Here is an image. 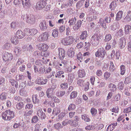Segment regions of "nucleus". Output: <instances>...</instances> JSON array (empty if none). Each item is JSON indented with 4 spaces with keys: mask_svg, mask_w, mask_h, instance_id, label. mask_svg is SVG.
<instances>
[{
    "mask_svg": "<svg viewBox=\"0 0 131 131\" xmlns=\"http://www.w3.org/2000/svg\"><path fill=\"white\" fill-rule=\"evenodd\" d=\"M15 116V112L8 109L6 110L2 115V118L6 120H10L13 118Z\"/></svg>",
    "mask_w": 131,
    "mask_h": 131,
    "instance_id": "nucleus-1",
    "label": "nucleus"
},
{
    "mask_svg": "<svg viewBox=\"0 0 131 131\" xmlns=\"http://www.w3.org/2000/svg\"><path fill=\"white\" fill-rule=\"evenodd\" d=\"M101 39L100 36L97 34H94L91 37V42L93 46H96L98 45Z\"/></svg>",
    "mask_w": 131,
    "mask_h": 131,
    "instance_id": "nucleus-2",
    "label": "nucleus"
},
{
    "mask_svg": "<svg viewBox=\"0 0 131 131\" xmlns=\"http://www.w3.org/2000/svg\"><path fill=\"white\" fill-rule=\"evenodd\" d=\"M106 51L103 48H99L95 53V56L96 57L104 58L106 54Z\"/></svg>",
    "mask_w": 131,
    "mask_h": 131,
    "instance_id": "nucleus-3",
    "label": "nucleus"
},
{
    "mask_svg": "<svg viewBox=\"0 0 131 131\" xmlns=\"http://www.w3.org/2000/svg\"><path fill=\"white\" fill-rule=\"evenodd\" d=\"M3 60L5 62L12 60L13 57L12 53L6 52H4L3 53Z\"/></svg>",
    "mask_w": 131,
    "mask_h": 131,
    "instance_id": "nucleus-4",
    "label": "nucleus"
},
{
    "mask_svg": "<svg viewBox=\"0 0 131 131\" xmlns=\"http://www.w3.org/2000/svg\"><path fill=\"white\" fill-rule=\"evenodd\" d=\"M47 4L46 0H41L37 4L36 6V9L39 10L45 7Z\"/></svg>",
    "mask_w": 131,
    "mask_h": 131,
    "instance_id": "nucleus-5",
    "label": "nucleus"
},
{
    "mask_svg": "<svg viewBox=\"0 0 131 131\" xmlns=\"http://www.w3.org/2000/svg\"><path fill=\"white\" fill-rule=\"evenodd\" d=\"M73 41L72 37H70L63 39L62 41V42L65 46H67L72 44L73 42Z\"/></svg>",
    "mask_w": 131,
    "mask_h": 131,
    "instance_id": "nucleus-6",
    "label": "nucleus"
},
{
    "mask_svg": "<svg viewBox=\"0 0 131 131\" xmlns=\"http://www.w3.org/2000/svg\"><path fill=\"white\" fill-rule=\"evenodd\" d=\"M25 34L27 35H30L34 36L36 35L38 32V30L35 28H32L29 29L28 32V29L25 28L24 30Z\"/></svg>",
    "mask_w": 131,
    "mask_h": 131,
    "instance_id": "nucleus-7",
    "label": "nucleus"
},
{
    "mask_svg": "<svg viewBox=\"0 0 131 131\" xmlns=\"http://www.w3.org/2000/svg\"><path fill=\"white\" fill-rule=\"evenodd\" d=\"M126 44V40L124 37H121L119 40L118 46L120 49H122L125 47Z\"/></svg>",
    "mask_w": 131,
    "mask_h": 131,
    "instance_id": "nucleus-8",
    "label": "nucleus"
},
{
    "mask_svg": "<svg viewBox=\"0 0 131 131\" xmlns=\"http://www.w3.org/2000/svg\"><path fill=\"white\" fill-rule=\"evenodd\" d=\"M49 36L48 33L46 31L43 33L38 38L39 40L41 41H44L47 40Z\"/></svg>",
    "mask_w": 131,
    "mask_h": 131,
    "instance_id": "nucleus-9",
    "label": "nucleus"
},
{
    "mask_svg": "<svg viewBox=\"0 0 131 131\" xmlns=\"http://www.w3.org/2000/svg\"><path fill=\"white\" fill-rule=\"evenodd\" d=\"M34 70L35 72L36 73H38L39 74H42L44 73L45 72V68L44 66H43L40 67L39 70L38 68L37 67V66L34 65Z\"/></svg>",
    "mask_w": 131,
    "mask_h": 131,
    "instance_id": "nucleus-10",
    "label": "nucleus"
},
{
    "mask_svg": "<svg viewBox=\"0 0 131 131\" xmlns=\"http://www.w3.org/2000/svg\"><path fill=\"white\" fill-rule=\"evenodd\" d=\"M48 80L47 79H43L42 78H38L36 79L35 83L40 85L45 84L48 82Z\"/></svg>",
    "mask_w": 131,
    "mask_h": 131,
    "instance_id": "nucleus-11",
    "label": "nucleus"
},
{
    "mask_svg": "<svg viewBox=\"0 0 131 131\" xmlns=\"http://www.w3.org/2000/svg\"><path fill=\"white\" fill-rule=\"evenodd\" d=\"M39 50L44 51H46L49 48L48 46L45 43H39L37 45Z\"/></svg>",
    "mask_w": 131,
    "mask_h": 131,
    "instance_id": "nucleus-12",
    "label": "nucleus"
},
{
    "mask_svg": "<svg viewBox=\"0 0 131 131\" xmlns=\"http://www.w3.org/2000/svg\"><path fill=\"white\" fill-rule=\"evenodd\" d=\"M59 57L60 60H63L65 56V51L64 50L61 48H58Z\"/></svg>",
    "mask_w": 131,
    "mask_h": 131,
    "instance_id": "nucleus-13",
    "label": "nucleus"
},
{
    "mask_svg": "<svg viewBox=\"0 0 131 131\" xmlns=\"http://www.w3.org/2000/svg\"><path fill=\"white\" fill-rule=\"evenodd\" d=\"M35 21L36 18L35 16L32 14H29L27 23L30 24H33L35 23Z\"/></svg>",
    "mask_w": 131,
    "mask_h": 131,
    "instance_id": "nucleus-14",
    "label": "nucleus"
},
{
    "mask_svg": "<svg viewBox=\"0 0 131 131\" xmlns=\"http://www.w3.org/2000/svg\"><path fill=\"white\" fill-rule=\"evenodd\" d=\"M46 21L45 20H42L41 21L39 25V27L41 30L45 31L47 29V25H46Z\"/></svg>",
    "mask_w": 131,
    "mask_h": 131,
    "instance_id": "nucleus-15",
    "label": "nucleus"
},
{
    "mask_svg": "<svg viewBox=\"0 0 131 131\" xmlns=\"http://www.w3.org/2000/svg\"><path fill=\"white\" fill-rule=\"evenodd\" d=\"M37 115L41 119H44L46 118V115L41 109L40 108L37 110Z\"/></svg>",
    "mask_w": 131,
    "mask_h": 131,
    "instance_id": "nucleus-16",
    "label": "nucleus"
},
{
    "mask_svg": "<svg viewBox=\"0 0 131 131\" xmlns=\"http://www.w3.org/2000/svg\"><path fill=\"white\" fill-rule=\"evenodd\" d=\"M46 93L48 98H52L55 94V92L53 90H51V89L48 88L46 90Z\"/></svg>",
    "mask_w": 131,
    "mask_h": 131,
    "instance_id": "nucleus-17",
    "label": "nucleus"
},
{
    "mask_svg": "<svg viewBox=\"0 0 131 131\" xmlns=\"http://www.w3.org/2000/svg\"><path fill=\"white\" fill-rule=\"evenodd\" d=\"M131 26L129 25H126L125 27L124 32L125 35L129 34L131 31Z\"/></svg>",
    "mask_w": 131,
    "mask_h": 131,
    "instance_id": "nucleus-18",
    "label": "nucleus"
},
{
    "mask_svg": "<svg viewBox=\"0 0 131 131\" xmlns=\"http://www.w3.org/2000/svg\"><path fill=\"white\" fill-rule=\"evenodd\" d=\"M82 24V21L80 20L77 21V23L75 24L73 27V28L75 31L77 30L81 27Z\"/></svg>",
    "mask_w": 131,
    "mask_h": 131,
    "instance_id": "nucleus-19",
    "label": "nucleus"
},
{
    "mask_svg": "<svg viewBox=\"0 0 131 131\" xmlns=\"http://www.w3.org/2000/svg\"><path fill=\"white\" fill-rule=\"evenodd\" d=\"M79 77L82 78L85 77L86 75V73L84 69L79 70L78 72Z\"/></svg>",
    "mask_w": 131,
    "mask_h": 131,
    "instance_id": "nucleus-20",
    "label": "nucleus"
},
{
    "mask_svg": "<svg viewBox=\"0 0 131 131\" xmlns=\"http://www.w3.org/2000/svg\"><path fill=\"white\" fill-rule=\"evenodd\" d=\"M88 36V34L87 31H84L82 32L80 36V38L81 40L86 39Z\"/></svg>",
    "mask_w": 131,
    "mask_h": 131,
    "instance_id": "nucleus-21",
    "label": "nucleus"
},
{
    "mask_svg": "<svg viewBox=\"0 0 131 131\" xmlns=\"http://www.w3.org/2000/svg\"><path fill=\"white\" fill-rule=\"evenodd\" d=\"M123 12L122 10L119 11L116 14V20L118 21L121 19L123 17Z\"/></svg>",
    "mask_w": 131,
    "mask_h": 131,
    "instance_id": "nucleus-22",
    "label": "nucleus"
},
{
    "mask_svg": "<svg viewBox=\"0 0 131 131\" xmlns=\"http://www.w3.org/2000/svg\"><path fill=\"white\" fill-rule=\"evenodd\" d=\"M23 6L25 8L29 6L30 5V0H22Z\"/></svg>",
    "mask_w": 131,
    "mask_h": 131,
    "instance_id": "nucleus-23",
    "label": "nucleus"
},
{
    "mask_svg": "<svg viewBox=\"0 0 131 131\" xmlns=\"http://www.w3.org/2000/svg\"><path fill=\"white\" fill-rule=\"evenodd\" d=\"M25 35V34H23V33L20 30H18L17 32L16 36L18 38H22Z\"/></svg>",
    "mask_w": 131,
    "mask_h": 131,
    "instance_id": "nucleus-24",
    "label": "nucleus"
},
{
    "mask_svg": "<svg viewBox=\"0 0 131 131\" xmlns=\"http://www.w3.org/2000/svg\"><path fill=\"white\" fill-rule=\"evenodd\" d=\"M68 124L70 125L71 126L76 127L78 125V122H77L73 119L68 120Z\"/></svg>",
    "mask_w": 131,
    "mask_h": 131,
    "instance_id": "nucleus-25",
    "label": "nucleus"
},
{
    "mask_svg": "<svg viewBox=\"0 0 131 131\" xmlns=\"http://www.w3.org/2000/svg\"><path fill=\"white\" fill-rule=\"evenodd\" d=\"M9 82L13 86H15L16 88H18V84L17 81H15L13 79H10L9 80Z\"/></svg>",
    "mask_w": 131,
    "mask_h": 131,
    "instance_id": "nucleus-26",
    "label": "nucleus"
},
{
    "mask_svg": "<svg viewBox=\"0 0 131 131\" xmlns=\"http://www.w3.org/2000/svg\"><path fill=\"white\" fill-rule=\"evenodd\" d=\"M33 102L34 104L39 103V100L37 98V94L33 95L32 96Z\"/></svg>",
    "mask_w": 131,
    "mask_h": 131,
    "instance_id": "nucleus-27",
    "label": "nucleus"
},
{
    "mask_svg": "<svg viewBox=\"0 0 131 131\" xmlns=\"http://www.w3.org/2000/svg\"><path fill=\"white\" fill-rule=\"evenodd\" d=\"M16 108L18 110H21L24 107V104L23 102L17 103L16 105Z\"/></svg>",
    "mask_w": 131,
    "mask_h": 131,
    "instance_id": "nucleus-28",
    "label": "nucleus"
},
{
    "mask_svg": "<svg viewBox=\"0 0 131 131\" xmlns=\"http://www.w3.org/2000/svg\"><path fill=\"white\" fill-rule=\"evenodd\" d=\"M119 27V24L118 22H115L114 23L113 25L111 27V29L113 30H116Z\"/></svg>",
    "mask_w": 131,
    "mask_h": 131,
    "instance_id": "nucleus-29",
    "label": "nucleus"
},
{
    "mask_svg": "<svg viewBox=\"0 0 131 131\" xmlns=\"http://www.w3.org/2000/svg\"><path fill=\"white\" fill-rule=\"evenodd\" d=\"M82 118L84 121L87 122H89L91 121L90 119L89 118L88 115L86 114H84L81 115Z\"/></svg>",
    "mask_w": 131,
    "mask_h": 131,
    "instance_id": "nucleus-30",
    "label": "nucleus"
},
{
    "mask_svg": "<svg viewBox=\"0 0 131 131\" xmlns=\"http://www.w3.org/2000/svg\"><path fill=\"white\" fill-rule=\"evenodd\" d=\"M11 41L12 43L15 45L17 44L19 42L18 38L15 36L12 38Z\"/></svg>",
    "mask_w": 131,
    "mask_h": 131,
    "instance_id": "nucleus-31",
    "label": "nucleus"
},
{
    "mask_svg": "<svg viewBox=\"0 0 131 131\" xmlns=\"http://www.w3.org/2000/svg\"><path fill=\"white\" fill-rule=\"evenodd\" d=\"M84 4L83 1L81 0L79 1L77 4L76 6L77 9H79Z\"/></svg>",
    "mask_w": 131,
    "mask_h": 131,
    "instance_id": "nucleus-32",
    "label": "nucleus"
},
{
    "mask_svg": "<svg viewBox=\"0 0 131 131\" xmlns=\"http://www.w3.org/2000/svg\"><path fill=\"white\" fill-rule=\"evenodd\" d=\"M76 57L77 60L79 61L80 62H81L83 60V56L81 52H80L77 54Z\"/></svg>",
    "mask_w": 131,
    "mask_h": 131,
    "instance_id": "nucleus-33",
    "label": "nucleus"
},
{
    "mask_svg": "<svg viewBox=\"0 0 131 131\" xmlns=\"http://www.w3.org/2000/svg\"><path fill=\"white\" fill-rule=\"evenodd\" d=\"M7 94L5 92L2 93L0 95V99L2 101L5 100L7 98Z\"/></svg>",
    "mask_w": 131,
    "mask_h": 131,
    "instance_id": "nucleus-34",
    "label": "nucleus"
},
{
    "mask_svg": "<svg viewBox=\"0 0 131 131\" xmlns=\"http://www.w3.org/2000/svg\"><path fill=\"white\" fill-rule=\"evenodd\" d=\"M64 71H59L57 72V74L58 75V78H61L62 77V78L64 77L65 75H64Z\"/></svg>",
    "mask_w": 131,
    "mask_h": 131,
    "instance_id": "nucleus-35",
    "label": "nucleus"
},
{
    "mask_svg": "<svg viewBox=\"0 0 131 131\" xmlns=\"http://www.w3.org/2000/svg\"><path fill=\"white\" fill-rule=\"evenodd\" d=\"M77 18L75 17L72 18L69 20L68 23L69 24V26H71L74 25L76 22Z\"/></svg>",
    "mask_w": 131,
    "mask_h": 131,
    "instance_id": "nucleus-36",
    "label": "nucleus"
},
{
    "mask_svg": "<svg viewBox=\"0 0 131 131\" xmlns=\"http://www.w3.org/2000/svg\"><path fill=\"white\" fill-rule=\"evenodd\" d=\"M42 52L38 51L34 52L33 53L34 55L37 58H41L42 56Z\"/></svg>",
    "mask_w": 131,
    "mask_h": 131,
    "instance_id": "nucleus-37",
    "label": "nucleus"
},
{
    "mask_svg": "<svg viewBox=\"0 0 131 131\" xmlns=\"http://www.w3.org/2000/svg\"><path fill=\"white\" fill-rule=\"evenodd\" d=\"M74 52L71 48L69 49L67 51V54L69 57H72L74 56Z\"/></svg>",
    "mask_w": 131,
    "mask_h": 131,
    "instance_id": "nucleus-38",
    "label": "nucleus"
},
{
    "mask_svg": "<svg viewBox=\"0 0 131 131\" xmlns=\"http://www.w3.org/2000/svg\"><path fill=\"white\" fill-rule=\"evenodd\" d=\"M109 88L110 90L113 91H115L116 89V87L115 85L112 83H110L109 85Z\"/></svg>",
    "mask_w": 131,
    "mask_h": 131,
    "instance_id": "nucleus-39",
    "label": "nucleus"
},
{
    "mask_svg": "<svg viewBox=\"0 0 131 131\" xmlns=\"http://www.w3.org/2000/svg\"><path fill=\"white\" fill-rule=\"evenodd\" d=\"M58 29H54L53 30L52 35L54 38L57 37L58 34Z\"/></svg>",
    "mask_w": 131,
    "mask_h": 131,
    "instance_id": "nucleus-40",
    "label": "nucleus"
},
{
    "mask_svg": "<svg viewBox=\"0 0 131 131\" xmlns=\"http://www.w3.org/2000/svg\"><path fill=\"white\" fill-rule=\"evenodd\" d=\"M14 51L15 54L17 55H19L21 53V51L20 49L18 47H16L15 48Z\"/></svg>",
    "mask_w": 131,
    "mask_h": 131,
    "instance_id": "nucleus-41",
    "label": "nucleus"
},
{
    "mask_svg": "<svg viewBox=\"0 0 131 131\" xmlns=\"http://www.w3.org/2000/svg\"><path fill=\"white\" fill-rule=\"evenodd\" d=\"M60 112V109L57 108H55L53 110L52 114L54 115H57Z\"/></svg>",
    "mask_w": 131,
    "mask_h": 131,
    "instance_id": "nucleus-42",
    "label": "nucleus"
},
{
    "mask_svg": "<svg viewBox=\"0 0 131 131\" xmlns=\"http://www.w3.org/2000/svg\"><path fill=\"white\" fill-rule=\"evenodd\" d=\"M124 117L125 116L124 115H119L118 118L117 119V121L118 122L121 121L123 123H124V121H125V119H124Z\"/></svg>",
    "mask_w": 131,
    "mask_h": 131,
    "instance_id": "nucleus-43",
    "label": "nucleus"
},
{
    "mask_svg": "<svg viewBox=\"0 0 131 131\" xmlns=\"http://www.w3.org/2000/svg\"><path fill=\"white\" fill-rule=\"evenodd\" d=\"M123 35V30L121 29H119L117 32L116 33L115 35L117 37H121Z\"/></svg>",
    "mask_w": 131,
    "mask_h": 131,
    "instance_id": "nucleus-44",
    "label": "nucleus"
},
{
    "mask_svg": "<svg viewBox=\"0 0 131 131\" xmlns=\"http://www.w3.org/2000/svg\"><path fill=\"white\" fill-rule=\"evenodd\" d=\"M121 97V95L119 93L117 94L113 97V101H118Z\"/></svg>",
    "mask_w": 131,
    "mask_h": 131,
    "instance_id": "nucleus-45",
    "label": "nucleus"
},
{
    "mask_svg": "<svg viewBox=\"0 0 131 131\" xmlns=\"http://www.w3.org/2000/svg\"><path fill=\"white\" fill-rule=\"evenodd\" d=\"M78 93L76 91L72 92L70 95V99H71L76 98L77 96Z\"/></svg>",
    "mask_w": 131,
    "mask_h": 131,
    "instance_id": "nucleus-46",
    "label": "nucleus"
},
{
    "mask_svg": "<svg viewBox=\"0 0 131 131\" xmlns=\"http://www.w3.org/2000/svg\"><path fill=\"white\" fill-rule=\"evenodd\" d=\"M115 1H112L110 5V8L111 10H114L116 7V3Z\"/></svg>",
    "mask_w": 131,
    "mask_h": 131,
    "instance_id": "nucleus-47",
    "label": "nucleus"
},
{
    "mask_svg": "<svg viewBox=\"0 0 131 131\" xmlns=\"http://www.w3.org/2000/svg\"><path fill=\"white\" fill-rule=\"evenodd\" d=\"M121 74L123 75L125 73L126 71L125 67L124 65H121L120 66Z\"/></svg>",
    "mask_w": 131,
    "mask_h": 131,
    "instance_id": "nucleus-48",
    "label": "nucleus"
},
{
    "mask_svg": "<svg viewBox=\"0 0 131 131\" xmlns=\"http://www.w3.org/2000/svg\"><path fill=\"white\" fill-rule=\"evenodd\" d=\"M35 64L38 68V67H41V66H43V62L41 60H39L36 61L35 62Z\"/></svg>",
    "mask_w": 131,
    "mask_h": 131,
    "instance_id": "nucleus-49",
    "label": "nucleus"
},
{
    "mask_svg": "<svg viewBox=\"0 0 131 131\" xmlns=\"http://www.w3.org/2000/svg\"><path fill=\"white\" fill-rule=\"evenodd\" d=\"M76 107V105L73 104H71L69 106L68 108V110L69 111L74 110Z\"/></svg>",
    "mask_w": 131,
    "mask_h": 131,
    "instance_id": "nucleus-50",
    "label": "nucleus"
},
{
    "mask_svg": "<svg viewBox=\"0 0 131 131\" xmlns=\"http://www.w3.org/2000/svg\"><path fill=\"white\" fill-rule=\"evenodd\" d=\"M91 112L92 115L93 116H95L97 113V111L96 109L93 107H92L91 110Z\"/></svg>",
    "mask_w": 131,
    "mask_h": 131,
    "instance_id": "nucleus-51",
    "label": "nucleus"
},
{
    "mask_svg": "<svg viewBox=\"0 0 131 131\" xmlns=\"http://www.w3.org/2000/svg\"><path fill=\"white\" fill-rule=\"evenodd\" d=\"M119 108L118 106H115L112 109H111L110 111L112 112L117 113L119 111Z\"/></svg>",
    "mask_w": 131,
    "mask_h": 131,
    "instance_id": "nucleus-52",
    "label": "nucleus"
},
{
    "mask_svg": "<svg viewBox=\"0 0 131 131\" xmlns=\"http://www.w3.org/2000/svg\"><path fill=\"white\" fill-rule=\"evenodd\" d=\"M112 38V36L111 34H107L105 37V41L107 42L110 41L111 39Z\"/></svg>",
    "mask_w": 131,
    "mask_h": 131,
    "instance_id": "nucleus-53",
    "label": "nucleus"
},
{
    "mask_svg": "<svg viewBox=\"0 0 131 131\" xmlns=\"http://www.w3.org/2000/svg\"><path fill=\"white\" fill-rule=\"evenodd\" d=\"M115 126L113 124H111L108 127L107 129V131H112L115 128Z\"/></svg>",
    "mask_w": 131,
    "mask_h": 131,
    "instance_id": "nucleus-54",
    "label": "nucleus"
},
{
    "mask_svg": "<svg viewBox=\"0 0 131 131\" xmlns=\"http://www.w3.org/2000/svg\"><path fill=\"white\" fill-rule=\"evenodd\" d=\"M66 93L65 91H58L57 93L56 94L58 96L62 97Z\"/></svg>",
    "mask_w": 131,
    "mask_h": 131,
    "instance_id": "nucleus-55",
    "label": "nucleus"
},
{
    "mask_svg": "<svg viewBox=\"0 0 131 131\" xmlns=\"http://www.w3.org/2000/svg\"><path fill=\"white\" fill-rule=\"evenodd\" d=\"M38 118L37 116H34L32 118V123H36L38 121Z\"/></svg>",
    "mask_w": 131,
    "mask_h": 131,
    "instance_id": "nucleus-56",
    "label": "nucleus"
},
{
    "mask_svg": "<svg viewBox=\"0 0 131 131\" xmlns=\"http://www.w3.org/2000/svg\"><path fill=\"white\" fill-rule=\"evenodd\" d=\"M109 70L110 71L113 72L115 70V68L112 62L111 61L110 62V66Z\"/></svg>",
    "mask_w": 131,
    "mask_h": 131,
    "instance_id": "nucleus-57",
    "label": "nucleus"
},
{
    "mask_svg": "<svg viewBox=\"0 0 131 131\" xmlns=\"http://www.w3.org/2000/svg\"><path fill=\"white\" fill-rule=\"evenodd\" d=\"M68 84L67 83L64 82L63 83H61L60 85L61 88L63 89H66L68 88Z\"/></svg>",
    "mask_w": 131,
    "mask_h": 131,
    "instance_id": "nucleus-58",
    "label": "nucleus"
},
{
    "mask_svg": "<svg viewBox=\"0 0 131 131\" xmlns=\"http://www.w3.org/2000/svg\"><path fill=\"white\" fill-rule=\"evenodd\" d=\"M29 15V14H23L22 15L21 17L22 19H23L24 20L26 21L27 22V20H28V19Z\"/></svg>",
    "mask_w": 131,
    "mask_h": 131,
    "instance_id": "nucleus-59",
    "label": "nucleus"
},
{
    "mask_svg": "<svg viewBox=\"0 0 131 131\" xmlns=\"http://www.w3.org/2000/svg\"><path fill=\"white\" fill-rule=\"evenodd\" d=\"M123 112L125 113H127L131 112V106L124 108Z\"/></svg>",
    "mask_w": 131,
    "mask_h": 131,
    "instance_id": "nucleus-60",
    "label": "nucleus"
},
{
    "mask_svg": "<svg viewBox=\"0 0 131 131\" xmlns=\"http://www.w3.org/2000/svg\"><path fill=\"white\" fill-rule=\"evenodd\" d=\"M94 129V126L92 125H89L87 126L85 128V129L87 130H91Z\"/></svg>",
    "mask_w": 131,
    "mask_h": 131,
    "instance_id": "nucleus-61",
    "label": "nucleus"
},
{
    "mask_svg": "<svg viewBox=\"0 0 131 131\" xmlns=\"http://www.w3.org/2000/svg\"><path fill=\"white\" fill-rule=\"evenodd\" d=\"M111 75V74L108 72H105L104 74V77L106 80H107Z\"/></svg>",
    "mask_w": 131,
    "mask_h": 131,
    "instance_id": "nucleus-62",
    "label": "nucleus"
},
{
    "mask_svg": "<svg viewBox=\"0 0 131 131\" xmlns=\"http://www.w3.org/2000/svg\"><path fill=\"white\" fill-rule=\"evenodd\" d=\"M106 110V108H99L98 109L99 113L100 115L103 114Z\"/></svg>",
    "mask_w": 131,
    "mask_h": 131,
    "instance_id": "nucleus-63",
    "label": "nucleus"
},
{
    "mask_svg": "<svg viewBox=\"0 0 131 131\" xmlns=\"http://www.w3.org/2000/svg\"><path fill=\"white\" fill-rule=\"evenodd\" d=\"M84 82L83 80L80 79L78 81L77 84L79 85L82 86L84 84Z\"/></svg>",
    "mask_w": 131,
    "mask_h": 131,
    "instance_id": "nucleus-64",
    "label": "nucleus"
}]
</instances>
